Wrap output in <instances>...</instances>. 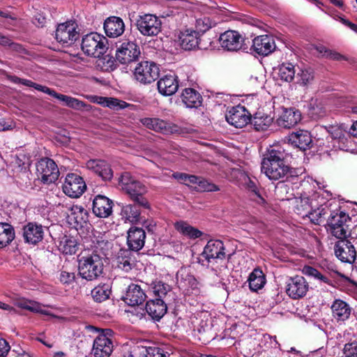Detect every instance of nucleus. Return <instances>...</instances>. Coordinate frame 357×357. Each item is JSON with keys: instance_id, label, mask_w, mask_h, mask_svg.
Masks as SVG:
<instances>
[{"instance_id": "obj_11", "label": "nucleus", "mask_w": 357, "mask_h": 357, "mask_svg": "<svg viewBox=\"0 0 357 357\" xmlns=\"http://www.w3.org/2000/svg\"><path fill=\"white\" fill-rule=\"evenodd\" d=\"M62 188L68 197L77 198L84 192L86 185L82 176L75 173H69L66 176Z\"/></svg>"}, {"instance_id": "obj_4", "label": "nucleus", "mask_w": 357, "mask_h": 357, "mask_svg": "<svg viewBox=\"0 0 357 357\" xmlns=\"http://www.w3.org/2000/svg\"><path fill=\"white\" fill-rule=\"evenodd\" d=\"M351 219L345 212L341 210L333 211L328 218V230L337 238L348 236Z\"/></svg>"}, {"instance_id": "obj_56", "label": "nucleus", "mask_w": 357, "mask_h": 357, "mask_svg": "<svg viewBox=\"0 0 357 357\" xmlns=\"http://www.w3.org/2000/svg\"><path fill=\"white\" fill-rule=\"evenodd\" d=\"M95 250L93 252L98 253L104 257L106 255L105 251L109 248V243L106 240L93 241Z\"/></svg>"}, {"instance_id": "obj_34", "label": "nucleus", "mask_w": 357, "mask_h": 357, "mask_svg": "<svg viewBox=\"0 0 357 357\" xmlns=\"http://www.w3.org/2000/svg\"><path fill=\"white\" fill-rule=\"evenodd\" d=\"M181 99L186 107L190 108L198 107L202 103V96L192 88H187L183 91Z\"/></svg>"}, {"instance_id": "obj_51", "label": "nucleus", "mask_w": 357, "mask_h": 357, "mask_svg": "<svg viewBox=\"0 0 357 357\" xmlns=\"http://www.w3.org/2000/svg\"><path fill=\"white\" fill-rule=\"evenodd\" d=\"M302 273L307 276L317 279L326 284L330 282L328 277L322 275L317 269L310 266H305L302 269Z\"/></svg>"}, {"instance_id": "obj_8", "label": "nucleus", "mask_w": 357, "mask_h": 357, "mask_svg": "<svg viewBox=\"0 0 357 357\" xmlns=\"http://www.w3.org/2000/svg\"><path fill=\"white\" fill-rule=\"evenodd\" d=\"M138 31L144 36H155L161 31V20L155 15H139L136 21Z\"/></svg>"}, {"instance_id": "obj_20", "label": "nucleus", "mask_w": 357, "mask_h": 357, "mask_svg": "<svg viewBox=\"0 0 357 357\" xmlns=\"http://www.w3.org/2000/svg\"><path fill=\"white\" fill-rule=\"evenodd\" d=\"M276 47L274 39L268 35L255 37L252 40V49L259 55L267 56Z\"/></svg>"}, {"instance_id": "obj_3", "label": "nucleus", "mask_w": 357, "mask_h": 357, "mask_svg": "<svg viewBox=\"0 0 357 357\" xmlns=\"http://www.w3.org/2000/svg\"><path fill=\"white\" fill-rule=\"evenodd\" d=\"M103 259L102 256L95 252L81 256L78 260L79 275L88 281L97 280L103 273Z\"/></svg>"}, {"instance_id": "obj_45", "label": "nucleus", "mask_w": 357, "mask_h": 357, "mask_svg": "<svg viewBox=\"0 0 357 357\" xmlns=\"http://www.w3.org/2000/svg\"><path fill=\"white\" fill-rule=\"evenodd\" d=\"M111 294V289L108 284H104L96 287L91 291V296L94 301L101 303L109 298Z\"/></svg>"}, {"instance_id": "obj_26", "label": "nucleus", "mask_w": 357, "mask_h": 357, "mask_svg": "<svg viewBox=\"0 0 357 357\" xmlns=\"http://www.w3.org/2000/svg\"><path fill=\"white\" fill-rule=\"evenodd\" d=\"M160 93L163 96H172L178 89V77L174 75H167L160 78L157 83Z\"/></svg>"}, {"instance_id": "obj_62", "label": "nucleus", "mask_w": 357, "mask_h": 357, "mask_svg": "<svg viewBox=\"0 0 357 357\" xmlns=\"http://www.w3.org/2000/svg\"><path fill=\"white\" fill-rule=\"evenodd\" d=\"M26 310L31 312H40L41 314H46V311L42 310L40 305L38 303L33 301L29 300V303H28Z\"/></svg>"}, {"instance_id": "obj_10", "label": "nucleus", "mask_w": 357, "mask_h": 357, "mask_svg": "<svg viewBox=\"0 0 357 357\" xmlns=\"http://www.w3.org/2000/svg\"><path fill=\"white\" fill-rule=\"evenodd\" d=\"M339 239L334 249L336 257L342 262L352 264L356 257V249L354 244L356 239H349L347 237Z\"/></svg>"}, {"instance_id": "obj_28", "label": "nucleus", "mask_w": 357, "mask_h": 357, "mask_svg": "<svg viewBox=\"0 0 357 357\" xmlns=\"http://www.w3.org/2000/svg\"><path fill=\"white\" fill-rule=\"evenodd\" d=\"M104 29L108 37L116 38L124 32V22L123 20L119 17H109L105 21Z\"/></svg>"}, {"instance_id": "obj_38", "label": "nucleus", "mask_w": 357, "mask_h": 357, "mask_svg": "<svg viewBox=\"0 0 357 357\" xmlns=\"http://www.w3.org/2000/svg\"><path fill=\"white\" fill-rule=\"evenodd\" d=\"M174 227L177 231L189 238L195 239L202 235L201 231L190 225L185 221L181 220L175 222Z\"/></svg>"}, {"instance_id": "obj_31", "label": "nucleus", "mask_w": 357, "mask_h": 357, "mask_svg": "<svg viewBox=\"0 0 357 357\" xmlns=\"http://www.w3.org/2000/svg\"><path fill=\"white\" fill-rule=\"evenodd\" d=\"M289 142L300 149L305 150L312 143L310 133L307 130H299L292 132L289 137Z\"/></svg>"}, {"instance_id": "obj_60", "label": "nucleus", "mask_w": 357, "mask_h": 357, "mask_svg": "<svg viewBox=\"0 0 357 357\" xmlns=\"http://www.w3.org/2000/svg\"><path fill=\"white\" fill-rule=\"evenodd\" d=\"M247 186H248V190H250L253 193L254 196L257 197L259 199V200L256 199V202H257L259 203L264 202V199L259 195L258 190H257V186L254 181H251L249 178V181L247 183Z\"/></svg>"}, {"instance_id": "obj_61", "label": "nucleus", "mask_w": 357, "mask_h": 357, "mask_svg": "<svg viewBox=\"0 0 357 357\" xmlns=\"http://www.w3.org/2000/svg\"><path fill=\"white\" fill-rule=\"evenodd\" d=\"M330 132L334 139H340L344 136V130L338 126H332Z\"/></svg>"}, {"instance_id": "obj_42", "label": "nucleus", "mask_w": 357, "mask_h": 357, "mask_svg": "<svg viewBox=\"0 0 357 357\" xmlns=\"http://www.w3.org/2000/svg\"><path fill=\"white\" fill-rule=\"evenodd\" d=\"M152 290L157 297L156 299H164L167 303L170 301L171 287L169 284L161 281H155L152 283Z\"/></svg>"}, {"instance_id": "obj_46", "label": "nucleus", "mask_w": 357, "mask_h": 357, "mask_svg": "<svg viewBox=\"0 0 357 357\" xmlns=\"http://www.w3.org/2000/svg\"><path fill=\"white\" fill-rule=\"evenodd\" d=\"M312 209L310 199L308 197L296 199L295 211L302 218L307 217Z\"/></svg>"}, {"instance_id": "obj_1", "label": "nucleus", "mask_w": 357, "mask_h": 357, "mask_svg": "<svg viewBox=\"0 0 357 357\" xmlns=\"http://www.w3.org/2000/svg\"><path fill=\"white\" fill-rule=\"evenodd\" d=\"M288 153L280 145L270 146L261 161V172L271 180H279L287 176L290 171L284 160Z\"/></svg>"}, {"instance_id": "obj_24", "label": "nucleus", "mask_w": 357, "mask_h": 357, "mask_svg": "<svg viewBox=\"0 0 357 357\" xmlns=\"http://www.w3.org/2000/svg\"><path fill=\"white\" fill-rule=\"evenodd\" d=\"M146 233L142 228L131 227L128 231L127 243L133 251L140 250L144 245Z\"/></svg>"}, {"instance_id": "obj_52", "label": "nucleus", "mask_w": 357, "mask_h": 357, "mask_svg": "<svg viewBox=\"0 0 357 357\" xmlns=\"http://www.w3.org/2000/svg\"><path fill=\"white\" fill-rule=\"evenodd\" d=\"M302 273L307 276L317 279L326 284L330 282L328 277L322 275L317 269L310 266H305L302 269Z\"/></svg>"}, {"instance_id": "obj_25", "label": "nucleus", "mask_w": 357, "mask_h": 357, "mask_svg": "<svg viewBox=\"0 0 357 357\" xmlns=\"http://www.w3.org/2000/svg\"><path fill=\"white\" fill-rule=\"evenodd\" d=\"M146 298V294L139 285L130 284L127 288L123 300L128 305L135 306L142 304Z\"/></svg>"}, {"instance_id": "obj_6", "label": "nucleus", "mask_w": 357, "mask_h": 357, "mask_svg": "<svg viewBox=\"0 0 357 357\" xmlns=\"http://www.w3.org/2000/svg\"><path fill=\"white\" fill-rule=\"evenodd\" d=\"M114 349V332L107 328L95 338L93 344L92 354L94 357H109Z\"/></svg>"}, {"instance_id": "obj_7", "label": "nucleus", "mask_w": 357, "mask_h": 357, "mask_svg": "<svg viewBox=\"0 0 357 357\" xmlns=\"http://www.w3.org/2000/svg\"><path fill=\"white\" fill-rule=\"evenodd\" d=\"M36 170L38 178L45 184L54 183L59 176L57 165L49 158H41L36 164Z\"/></svg>"}, {"instance_id": "obj_55", "label": "nucleus", "mask_w": 357, "mask_h": 357, "mask_svg": "<svg viewBox=\"0 0 357 357\" xmlns=\"http://www.w3.org/2000/svg\"><path fill=\"white\" fill-rule=\"evenodd\" d=\"M61 250L66 255H74L77 250V244L75 240L72 238H67L61 245Z\"/></svg>"}, {"instance_id": "obj_30", "label": "nucleus", "mask_w": 357, "mask_h": 357, "mask_svg": "<svg viewBox=\"0 0 357 357\" xmlns=\"http://www.w3.org/2000/svg\"><path fill=\"white\" fill-rule=\"evenodd\" d=\"M49 95L64 102L66 106L74 109H81L84 108L88 111L91 108V105L85 103L84 102L71 96L58 93L52 89L49 93Z\"/></svg>"}, {"instance_id": "obj_29", "label": "nucleus", "mask_w": 357, "mask_h": 357, "mask_svg": "<svg viewBox=\"0 0 357 357\" xmlns=\"http://www.w3.org/2000/svg\"><path fill=\"white\" fill-rule=\"evenodd\" d=\"M167 302L164 299H152L146 304V311L153 319L160 320L167 312Z\"/></svg>"}, {"instance_id": "obj_57", "label": "nucleus", "mask_w": 357, "mask_h": 357, "mask_svg": "<svg viewBox=\"0 0 357 357\" xmlns=\"http://www.w3.org/2000/svg\"><path fill=\"white\" fill-rule=\"evenodd\" d=\"M343 354L344 357H357V342L353 341L345 344Z\"/></svg>"}, {"instance_id": "obj_54", "label": "nucleus", "mask_w": 357, "mask_h": 357, "mask_svg": "<svg viewBox=\"0 0 357 357\" xmlns=\"http://www.w3.org/2000/svg\"><path fill=\"white\" fill-rule=\"evenodd\" d=\"M215 25L210 18L204 17L196 20L197 32L205 33Z\"/></svg>"}, {"instance_id": "obj_23", "label": "nucleus", "mask_w": 357, "mask_h": 357, "mask_svg": "<svg viewBox=\"0 0 357 357\" xmlns=\"http://www.w3.org/2000/svg\"><path fill=\"white\" fill-rule=\"evenodd\" d=\"M88 169L97 174L104 181H110L113 177V172L105 161L101 160H89L86 163Z\"/></svg>"}, {"instance_id": "obj_35", "label": "nucleus", "mask_w": 357, "mask_h": 357, "mask_svg": "<svg viewBox=\"0 0 357 357\" xmlns=\"http://www.w3.org/2000/svg\"><path fill=\"white\" fill-rule=\"evenodd\" d=\"M199 34L196 31L186 30L180 37L181 45L185 50H190L199 47Z\"/></svg>"}, {"instance_id": "obj_59", "label": "nucleus", "mask_w": 357, "mask_h": 357, "mask_svg": "<svg viewBox=\"0 0 357 357\" xmlns=\"http://www.w3.org/2000/svg\"><path fill=\"white\" fill-rule=\"evenodd\" d=\"M75 273L74 272H68L61 271L60 273L59 280L64 284H70L75 280Z\"/></svg>"}, {"instance_id": "obj_40", "label": "nucleus", "mask_w": 357, "mask_h": 357, "mask_svg": "<svg viewBox=\"0 0 357 357\" xmlns=\"http://www.w3.org/2000/svg\"><path fill=\"white\" fill-rule=\"evenodd\" d=\"M249 287L253 291L261 289L266 283V278L262 271L255 268L250 273L248 279Z\"/></svg>"}, {"instance_id": "obj_16", "label": "nucleus", "mask_w": 357, "mask_h": 357, "mask_svg": "<svg viewBox=\"0 0 357 357\" xmlns=\"http://www.w3.org/2000/svg\"><path fill=\"white\" fill-rule=\"evenodd\" d=\"M76 29L77 25L74 22L70 21L59 24L55 34L56 40L67 45L73 44L79 37V33Z\"/></svg>"}, {"instance_id": "obj_13", "label": "nucleus", "mask_w": 357, "mask_h": 357, "mask_svg": "<svg viewBox=\"0 0 357 357\" xmlns=\"http://www.w3.org/2000/svg\"><path fill=\"white\" fill-rule=\"evenodd\" d=\"M309 290V284L301 275L290 277L286 282V293L292 299L303 298Z\"/></svg>"}, {"instance_id": "obj_41", "label": "nucleus", "mask_w": 357, "mask_h": 357, "mask_svg": "<svg viewBox=\"0 0 357 357\" xmlns=\"http://www.w3.org/2000/svg\"><path fill=\"white\" fill-rule=\"evenodd\" d=\"M140 211L135 204H127L121 208V216L126 222L130 223H136L139 220Z\"/></svg>"}, {"instance_id": "obj_36", "label": "nucleus", "mask_w": 357, "mask_h": 357, "mask_svg": "<svg viewBox=\"0 0 357 357\" xmlns=\"http://www.w3.org/2000/svg\"><path fill=\"white\" fill-rule=\"evenodd\" d=\"M15 237V234L13 226L7 223H0V249L9 245Z\"/></svg>"}, {"instance_id": "obj_58", "label": "nucleus", "mask_w": 357, "mask_h": 357, "mask_svg": "<svg viewBox=\"0 0 357 357\" xmlns=\"http://www.w3.org/2000/svg\"><path fill=\"white\" fill-rule=\"evenodd\" d=\"M21 84L24 85V86H30V87H33L35 89L39 91H42L45 93H47L49 95V93L51 90L50 88L46 86H43V85H40V84H38L37 83H35V82H33L32 81L29 80V79H22V80L21 81Z\"/></svg>"}, {"instance_id": "obj_12", "label": "nucleus", "mask_w": 357, "mask_h": 357, "mask_svg": "<svg viewBox=\"0 0 357 357\" xmlns=\"http://www.w3.org/2000/svg\"><path fill=\"white\" fill-rule=\"evenodd\" d=\"M176 281L179 288L186 291V294L198 295L201 293L199 282L186 267H182L178 271Z\"/></svg>"}, {"instance_id": "obj_49", "label": "nucleus", "mask_w": 357, "mask_h": 357, "mask_svg": "<svg viewBox=\"0 0 357 357\" xmlns=\"http://www.w3.org/2000/svg\"><path fill=\"white\" fill-rule=\"evenodd\" d=\"M130 105L123 100L116 98L105 97L103 107H109L114 110H120L130 107Z\"/></svg>"}, {"instance_id": "obj_39", "label": "nucleus", "mask_w": 357, "mask_h": 357, "mask_svg": "<svg viewBox=\"0 0 357 357\" xmlns=\"http://www.w3.org/2000/svg\"><path fill=\"white\" fill-rule=\"evenodd\" d=\"M70 218L77 227H83L89 221V213L82 206L75 205L71 208Z\"/></svg>"}, {"instance_id": "obj_27", "label": "nucleus", "mask_w": 357, "mask_h": 357, "mask_svg": "<svg viewBox=\"0 0 357 357\" xmlns=\"http://www.w3.org/2000/svg\"><path fill=\"white\" fill-rule=\"evenodd\" d=\"M301 120V113L295 108H283L282 112L278 119L280 126L290 128L297 125Z\"/></svg>"}, {"instance_id": "obj_47", "label": "nucleus", "mask_w": 357, "mask_h": 357, "mask_svg": "<svg viewBox=\"0 0 357 357\" xmlns=\"http://www.w3.org/2000/svg\"><path fill=\"white\" fill-rule=\"evenodd\" d=\"M273 119L268 115L256 114L253 119V125L258 131L266 130L272 123Z\"/></svg>"}, {"instance_id": "obj_17", "label": "nucleus", "mask_w": 357, "mask_h": 357, "mask_svg": "<svg viewBox=\"0 0 357 357\" xmlns=\"http://www.w3.org/2000/svg\"><path fill=\"white\" fill-rule=\"evenodd\" d=\"M227 121L236 128H243L251 121V114L245 107L237 105L226 114Z\"/></svg>"}, {"instance_id": "obj_33", "label": "nucleus", "mask_w": 357, "mask_h": 357, "mask_svg": "<svg viewBox=\"0 0 357 357\" xmlns=\"http://www.w3.org/2000/svg\"><path fill=\"white\" fill-rule=\"evenodd\" d=\"M116 264L119 268L129 272L135 265L132 252L128 250H121L116 257Z\"/></svg>"}, {"instance_id": "obj_19", "label": "nucleus", "mask_w": 357, "mask_h": 357, "mask_svg": "<svg viewBox=\"0 0 357 357\" xmlns=\"http://www.w3.org/2000/svg\"><path fill=\"white\" fill-rule=\"evenodd\" d=\"M141 122L147 128L163 134H171L178 131L176 125L158 118H144Z\"/></svg>"}, {"instance_id": "obj_50", "label": "nucleus", "mask_w": 357, "mask_h": 357, "mask_svg": "<svg viewBox=\"0 0 357 357\" xmlns=\"http://www.w3.org/2000/svg\"><path fill=\"white\" fill-rule=\"evenodd\" d=\"M302 273L307 276L317 279L326 284L330 282L328 277L322 275L317 269L310 266H305L302 269Z\"/></svg>"}, {"instance_id": "obj_15", "label": "nucleus", "mask_w": 357, "mask_h": 357, "mask_svg": "<svg viewBox=\"0 0 357 357\" xmlns=\"http://www.w3.org/2000/svg\"><path fill=\"white\" fill-rule=\"evenodd\" d=\"M219 42L224 50L229 52H237L243 48L244 38L236 31L227 30L220 34Z\"/></svg>"}, {"instance_id": "obj_48", "label": "nucleus", "mask_w": 357, "mask_h": 357, "mask_svg": "<svg viewBox=\"0 0 357 357\" xmlns=\"http://www.w3.org/2000/svg\"><path fill=\"white\" fill-rule=\"evenodd\" d=\"M297 83L303 86H307L314 81V73L311 69L301 70L297 74Z\"/></svg>"}, {"instance_id": "obj_18", "label": "nucleus", "mask_w": 357, "mask_h": 357, "mask_svg": "<svg viewBox=\"0 0 357 357\" xmlns=\"http://www.w3.org/2000/svg\"><path fill=\"white\" fill-rule=\"evenodd\" d=\"M225 248L222 241L210 240L205 245L202 255L208 263H211L216 259L221 260L225 259Z\"/></svg>"}, {"instance_id": "obj_53", "label": "nucleus", "mask_w": 357, "mask_h": 357, "mask_svg": "<svg viewBox=\"0 0 357 357\" xmlns=\"http://www.w3.org/2000/svg\"><path fill=\"white\" fill-rule=\"evenodd\" d=\"M195 188L197 190L202 192H215L220 190L216 185L208 182L207 180L202 177H199V181L197 185L195 186Z\"/></svg>"}, {"instance_id": "obj_9", "label": "nucleus", "mask_w": 357, "mask_h": 357, "mask_svg": "<svg viewBox=\"0 0 357 357\" xmlns=\"http://www.w3.org/2000/svg\"><path fill=\"white\" fill-rule=\"evenodd\" d=\"M159 77V68L152 61L139 63L134 70V77L143 84H151Z\"/></svg>"}, {"instance_id": "obj_44", "label": "nucleus", "mask_w": 357, "mask_h": 357, "mask_svg": "<svg viewBox=\"0 0 357 357\" xmlns=\"http://www.w3.org/2000/svg\"><path fill=\"white\" fill-rule=\"evenodd\" d=\"M328 206H321V207L312 210L310 212L307 218L310 220V221L315 225H320L323 220L325 219V216L332 212Z\"/></svg>"}, {"instance_id": "obj_37", "label": "nucleus", "mask_w": 357, "mask_h": 357, "mask_svg": "<svg viewBox=\"0 0 357 357\" xmlns=\"http://www.w3.org/2000/svg\"><path fill=\"white\" fill-rule=\"evenodd\" d=\"M133 352L135 357H166L164 351L156 347L137 346Z\"/></svg>"}, {"instance_id": "obj_21", "label": "nucleus", "mask_w": 357, "mask_h": 357, "mask_svg": "<svg viewBox=\"0 0 357 357\" xmlns=\"http://www.w3.org/2000/svg\"><path fill=\"white\" fill-rule=\"evenodd\" d=\"M44 229L41 225L29 222L23 227L24 241L29 244L36 245L43 239Z\"/></svg>"}, {"instance_id": "obj_43", "label": "nucleus", "mask_w": 357, "mask_h": 357, "mask_svg": "<svg viewBox=\"0 0 357 357\" xmlns=\"http://www.w3.org/2000/svg\"><path fill=\"white\" fill-rule=\"evenodd\" d=\"M295 68L291 63H283L278 68V77L284 82H291L295 77Z\"/></svg>"}, {"instance_id": "obj_32", "label": "nucleus", "mask_w": 357, "mask_h": 357, "mask_svg": "<svg viewBox=\"0 0 357 357\" xmlns=\"http://www.w3.org/2000/svg\"><path fill=\"white\" fill-rule=\"evenodd\" d=\"M333 317L337 321H345L351 314V307L344 301L336 299L331 306Z\"/></svg>"}, {"instance_id": "obj_22", "label": "nucleus", "mask_w": 357, "mask_h": 357, "mask_svg": "<svg viewBox=\"0 0 357 357\" xmlns=\"http://www.w3.org/2000/svg\"><path fill=\"white\" fill-rule=\"evenodd\" d=\"M112 201L103 195H97L93 201V212L99 218H107L112 213Z\"/></svg>"}, {"instance_id": "obj_5", "label": "nucleus", "mask_w": 357, "mask_h": 357, "mask_svg": "<svg viewBox=\"0 0 357 357\" xmlns=\"http://www.w3.org/2000/svg\"><path fill=\"white\" fill-rule=\"evenodd\" d=\"M106 42L105 36L96 32H91L82 38V50L88 56L99 58L107 50Z\"/></svg>"}, {"instance_id": "obj_63", "label": "nucleus", "mask_w": 357, "mask_h": 357, "mask_svg": "<svg viewBox=\"0 0 357 357\" xmlns=\"http://www.w3.org/2000/svg\"><path fill=\"white\" fill-rule=\"evenodd\" d=\"M10 350L8 343L3 338L0 337V356H6Z\"/></svg>"}, {"instance_id": "obj_64", "label": "nucleus", "mask_w": 357, "mask_h": 357, "mask_svg": "<svg viewBox=\"0 0 357 357\" xmlns=\"http://www.w3.org/2000/svg\"><path fill=\"white\" fill-rule=\"evenodd\" d=\"M0 45L3 46H10L13 49H17V47L19 46L17 44L13 43L11 42L10 39L0 35Z\"/></svg>"}, {"instance_id": "obj_14", "label": "nucleus", "mask_w": 357, "mask_h": 357, "mask_svg": "<svg viewBox=\"0 0 357 357\" xmlns=\"http://www.w3.org/2000/svg\"><path fill=\"white\" fill-rule=\"evenodd\" d=\"M140 53L139 47L136 43L127 41L117 48L116 58L121 63L126 64L137 60Z\"/></svg>"}, {"instance_id": "obj_2", "label": "nucleus", "mask_w": 357, "mask_h": 357, "mask_svg": "<svg viewBox=\"0 0 357 357\" xmlns=\"http://www.w3.org/2000/svg\"><path fill=\"white\" fill-rule=\"evenodd\" d=\"M118 185L120 190L132 202L145 208H150L149 202L144 197L148 192V188L130 172H126L121 174L119 178Z\"/></svg>"}]
</instances>
